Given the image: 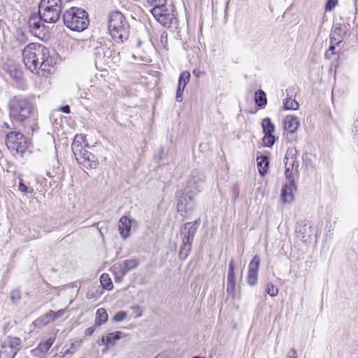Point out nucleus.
I'll list each match as a JSON object with an SVG mask.
<instances>
[{
  "instance_id": "1",
  "label": "nucleus",
  "mask_w": 358,
  "mask_h": 358,
  "mask_svg": "<svg viewBox=\"0 0 358 358\" xmlns=\"http://www.w3.org/2000/svg\"><path fill=\"white\" fill-rule=\"evenodd\" d=\"M22 57L24 65L30 71L44 77L52 73L54 69L53 59L45 45L36 43H29L24 48Z\"/></svg>"
},
{
  "instance_id": "2",
  "label": "nucleus",
  "mask_w": 358,
  "mask_h": 358,
  "mask_svg": "<svg viewBox=\"0 0 358 358\" xmlns=\"http://www.w3.org/2000/svg\"><path fill=\"white\" fill-rule=\"evenodd\" d=\"M8 115L10 120L24 125L29 120H32L31 129L32 131L37 127V115L33 99L24 96L15 95L8 102Z\"/></svg>"
},
{
  "instance_id": "3",
  "label": "nucleus",
  "mask_w": 358,
  "mask_h": 358,
  "mask_svg": "<svg viewBox=\"0 0 358 358\" xmlns=\"http://www.w3.org/2000/svg\"><path fill=\"white\" fill-rule=\"evenodd\" d=\"M108 30L114 41L122 43L129 38L130 26L120 12L113 11L108 17Z\"/></svg>"
},
{
  "instance_id": "4",
  "label": "nucleus",
  "mask_w": 358,
  "mask_h": 358,
  "mask_svg": "<svg viewBox=\"0 0 358 358\" xmlns=\"http://www.w3.org/2000/svg\"><path fill=\"white\" fill-rule=\"evenodd\" d=\"M62 18L66 27L73 31H83L89 24L87 13L81 8H70L64 13Z\"/></svg>"
},
{
  "instance_id": "5",
  "label": "nucleus",
  "mask_w": 358,
  "mask_h": 358,
  "mask_svg": "<svg viewBox=\"0 0 358 358\" xmlns=\"http://www.w3.org/2000/svg\"><path fill=\"white\" fill-rule=\"evenodd\" d=\"M201 223V220L197 219L194 222H187L183 224L180 229L182 237V245L179 251V258L182 260L185 259L192 250V242L195 234Z\"/></svg>"
},
{
  "instance_id": "6",
  "label": "nucleus",
  "mask_w": 358,
  "mask_h": 358,
  "mask_svg": "<svg viewBox=\"0 0 358 358\" xmlns=\"http://www.w3.org/2000/svg\"><path fill=\"white\" fill-rule=\"evenodd\" d=\"M350 29V24L345 22H336L333 25L330 34L331 44L325 53L326 58L329 59L334 55L339 54V50L336 51V48L347 37Z\"/></svg>"
},
{
  "instance_id": "7",
  "label": "nucleus",
  "mask_w": 358,
  "mask_h": 358,
  "mask_svg": "<svg viewBox=\"0 0 358 358\" xmlns=\"http://www.w3.org/2000/svg\"><path fill=\"white\" fill-rule=\"evenodd\" d=\"M61 0H41L38 13L42 16L43 22L55 23L62 13Z\"/></svg>"
},
{
  "instance_id": "8",
  "label": "nucleus",
  "mask_w": 358,
  "mask_h": 358,
  "mask_svg": "<svg viewBox=\"0 0 358 358\" xmlns=\"http://www.w3.org/2000/svg\"><path fill=\"white\" fill-rule=\"evenodd\" d=\"M6 145L9 150L22 154L27 148V138L20 131H10L6 135Z\"/></svg>"
},
{
  "instance_id": "9",
  "label": "nucleus",
  "mask_w": 358,
  "mask_h": 358,
  "mask_svg": "<svg viewBox=\"0 0 358 358\" xmlns=\"http://www.w3.org/2000/svg\"><path fill=\"white\" fill-rule=\"evenodd\" d=\"M20 338L6 337L1 344L0 358H14L20 350Z\"/></svg>"
},
{
  "instance_id": "10",
  "label": "nucleus",
  "mask_w": 358,
  "mask_h": 358,
  "mask_svg": "<svg viewBox=\"0 0 358 358\" xmlns=\"http://www.w3.org/2000/svg\"><path fill=\"white\" fill-rule=\"evenodd\" d=\"M205 182L203 173L198 170L193 171L187 181L186 187L184 189L187 192H190L196 196L201 192Z\"/></svg>"
},
{
  "instance_id": "11",
  "label": "nucleus",
  "mask_w": 358,
  "mask_h": 358,
  "mask_svg": "<svg viewBox=\"0 0 358 358\" xmlns=\"http://www.w3.org/2000/svg\"><path fill=\"white\" fill-rule=\"evenodd\" d=\"M297 150L295 148H288L285 156V175L288 181L294 180L293 170L297 171L298 162H296Z\"/></svg>"
},
{
  "instance_id": "12",
  "label": "nucleus",
  "mask_w": 358,
  "mask_h": 358,
  "mask_svg": "<svg viewBox=\"0 0 358 358\" xmlns=\"http://www.w3.org/2000/svg\"><path fill=\"white\" fill-rule=\"evenodd\" d=\"M150 12L156 20L165 27H171L176 18L173 13L169 12L166 6L162 8H153Z\"/></svg>"
},
{
  "instance_id": "13",
  "label": "nucleus",
  "mask_w": 358,
  "mask_h": 358,
  "mask_svg": "<svg viewBox=\"0 0 358 358\" xmlns=\"http://www.w3.org/2000/svg\"><path fill=\"white\" fill-rule=\"evenodd\" d=\"M194 197V195L184 189L177 204L178 210L184 213L192 212L195 206Z\"/></svg>"
},
{
  "instance_id": "14",
  "label": "nucleus",
  "mask_w": 358,
  "mask_h": 358,
  "mask_svg": "<svg viewBox=\"0 0 358 358\" xmlns=\"http://www.w3.org/2000/svg\"><path fill=\"white\" fill-rule=\"evenodd\" d=\"M74 155L78 163L84 168L96 169L99 164L96 157L85 149L82 150L80 155Z\"/></svg>"
},
{
  "instance_id": "15",
  "label": "nucleus",
  "mask_w": 358,
  "mask_h": 358,
  "mask_svg": "<svg viewBox=\"0 0 358 358\" xmlns=\"http://www.w3.org/2000/svg\"><path fill=\"white\" fill-rule=\"evenodd\" d=\"M41 21H43L42 16L38 13L31 14L27 21L29 32L36 37H40L43 33V26Z\"/></svg>"
},
{
  "instance_id": "16",
  "label": "nucleus",
  "mask_w": 358,
  "mask_h": 358,
  "mask_svg": "<svg viewBox=\"0 0 358 358\" xmlns=\"http://www.w3.org/2000/svg\"><path fill=\"white\" fill-rule=\"evenodd\" d=\"M190 80V73L189 71H182L179 77L178 87L176 91V100L178 102H181L182 101V94L185 90V86L189 82Z\"/></svg>"
},
{
  "instance_id": "17",
  "label": "nucleus",
  "mask_w": 358,
  "mask_h": 358,
  "mask_svg": "<svg viewBox=\"0 0 358 358\" xmlns=\"http://www.w3.org/2000/svg\"><path fill=\"white\" fill-rule=\"evenodd\" d=\"M296 187L294 180H290L285 184L281 190V199L285 203H290L294 199V192Z\"/></svg>"
},
{
  "instance_id": "18",
  "label": "nucleus",
  "mask_w": 358,
  "mask_h": 358,
  "mask_svg": "<svg viewBox=\"0 0 358 358\" xmlns=\"http://www.w3.org/2000/svg\"><path fill=\"white\" fill-rule=\"evenodd\" d=\"M235 264L234 261L231 259L229 265V271L227 275V292L228 294H232L234 292L236 287V275H235Z\"/></svg>"
},
{
  "instance_id": "19",
  "label": "nucleus",
  "mask_w": 358,
  "mask_h": 358,
  "mask_svg": "<svg viewBox=\"0 0 358 358\" xmlns=\"http://www.w3.org/2000/svg\"><path fill=\"white\" fill-rule=\"evenodd\" d=\"M86 136L83 134H76L71 144V149L74 155H80L83 148V145H87L85 141Z\"/></svg>"
},
{
  "instance_id": "20",
  "label": "nucleus",
  "mask_w": 358,
  "mask_h": 358,
  "mask_svg": "<svg viewBox=\"0 0 358 358\" xmlns=\"http://www.w3.org/2000/svg\"><path fill=\"white\" fill-rule=\"evenodd\" d=\"M131 230V220L126 216L122 217L119 220V231L123 239L129 236Z\"/></svg>"
},
{
  "instance_id": "21",
  "label": "nucleus",
  "mask_w": 358,
  "mask_h": 358,
  "mask_svg": "<svg viewBox=\"0 0 358 358\" xmlns=\"http://www.w3.org/2000/svg\"><path fill=\"white\" fill-rule=\"evenodd\" d=\"M299 126V121L296 117L287 116L284 121V127L286 131L294 134L296 131Z\"/></svg>"
},
{
  "instance_id": "22",
  "label": "nucleus",
  "mask_w": 358,
  "mask_h": 358,
  "mask_svg": "<svg viewBox=\"0 0 358 358\" xmlns=\"http://www.w3.org/2000/svg\"><path fill=\"white\" fill-rule=\"evenodd\" d=\"M257 164L258 167L259 173L262 176H264L267 173L269 160L268 157L261 155L257 158Z\"/></svg>"
},
{
  "instance_id": "23",
  "label": "nucleus",
  "mask_w": 358,
  "mask_h": 358,
  "mask_svg": "<svg viewBox=\"0 0 358 358\" xmlns=\"http://www.w3.org/2000/svg\"><path fill=\"white\" fill-rule=\"evenodd\" d=\"M55 339V338H49L45 342L40 343L37 348L32 351V352L34 355H36L37 352L45 354L54 343Z\"/></svg>"
},
{
  "instance_id": "24",
  "label": "nucleus",
  "mask_w": 358,
  "mask_h": 358,
  "mask_svg": "<svg viewBox=\"0 0 358 358\" xmlns=\"http://www.w3.org/2000/svg\"><path fill=\"white\" fill-rule=\"evenodd\" d=\"M80 345L81 341H75L72 342L69 346L67 345H64L62 348V353L63 354V356L66 355H72L80 348Z\"/></svg>"
},
{
  "instance_id": "25",
  "label": "nucleus",
  "mask_w": 358,
  "mask_h": 358,
  "mask_svg": "<svg viewBox=\"0 0 358 358\" xmlns=\"http://www.w3.org/2000/svg\"><path fill=\"white\" fill-rule=\"evenodd\" d=\"M138 262L135 259H126L123 262L121 266V273L125 275L131 269L135 268L138 266Z\"/></svg>"
},
{
  "instance_id": "26",
  "label": "nucleus",
  "mask_w": 358,
  "mask_h": 358,
  "mask_svg": "<svg viewBox=\"0 0 358 358\" xmlns=\"http://www.w3.org/2000/svg\"><path fill=\"white\" fill-rule=\"evenodd\" d=\"M255 101L259 108H264L267 103L266 93L262 90H257L255 94Z\"/></svg>"
},
{
  "instance_id": "27",
  "label": "nucleus",
  "mask_w": 358,
  "mask_h": 358,
  "mask_svg": "<svg viewBox=\"0 0 358 358\" xmlns=\"http://www.w3.org/2000/svg\"><path fill=\"white\" fill-rule=\"evenodd\" d=\"M108 321V314L104 308H99L96 313L95 325L100 326Z\"/></svg>"
},
{
  "instance_id": "28",
  "label": "nucleus",
  "mask_w": 358,
  "mask_h": 358,
  "mask_svg": "<svg viewBox=\"0 0 358 358\" xmlns=\"http://www.w3.org/2000/svg\"><path fill=\"white\" fill-rule=\"evenodd\" d=\"M262 127L264 134H273L275 131V125L269 117H266L262 121Z\"/></svg>"
},
{
  "instance_id": "29",
  "label": "nucleus",
  "mask_w": 358,
  "mask_h": 358,
  "mask_svg": "<svg viewBox=\"0 0 358 358\" xmlns=\"http://www.w3.org/2000/svg\"><path fill=\"white\" fill-rule=\"evenodd\" d=\"M296 232L304 241H306L307 238L310 236V235L307 234V226L304 221L298 224L296 227Z\"/></svg>"
},
{
  "instance_id": "30",
  "label": "nucleus",
  "mask_w": 358,
  "mask_h": 358,
  "mask_svg": "<svg viewBox=\"0 0 358 358\" xmlns=\"http://www.w3.org/2000/svg\"><path fill=\"white\" fill-rule=\"evenodd\" d=\"M100 283L103 289L110 290L113 288V282L107 273H103L100 276Z\"/></svg>"
},
{
  "instance_id": "31",
  "label": "nucleus",
  "mask_w": 358,
  "mask_h": 358,
  "mask_svg": "<svg viewBox=\"0 0 358 358\" xmlns=\"http://www.w3.org/2000/svg\"><path fill=\"white\" fill-rule=\"evenodd\" d=\"M283 106L285 110H297L299 104L296 101L289 97L284 101Z\"/></svg>"
},
{
  "instance_id": "32",
  "label": "nucleus",
  "mask_w": 358,
  "mask_h": 358,
  "mask_svg": "<svg viewBox=\"0 0 358 358\" xmlns=\"http://www.w3.org/2000/svg\"><path fill=\"white\" fill-rule=\"evenodd\" d=\"M260 259L258 255H255L249 263L248 271L258 273Z\"/></svg>"
},
{
  "instance_id": "33",
  "label": "nucleus",
  "mask_w": 358,
  "mask_h": 358,
  "mask_svg": "<svg viewBox=\"0 0 358 358\" xmlns=\"http://www.w3.org/2000/svg\"><path fill=\"white\" fill-rule=\"evenodd\" d=\"M39 320L43 324H48L56 320L55 316V311L50 310L43 317H42Z\"/></svg>"
},
{
  "instance_id": "34",
  "label": "nucleus",
  "mask_w": 358,
  "mask_h": 358,
  "mask_svg": "<svg viewBox=\"0 0 358 358\" xmlns=\"http://www.w3.org/2000/svg\"><path fill=\"white\" fill-rule=\"evenodd\" d=\"M275 142V136L273 134H264L262 139L263 145L271 148Z\"/></svg>"
},
{
  "instance_id": "35",
  "label": "nucleus",
  "mask_w": 358,
  "mask_h": 358,
  "mask_svg": "<svg viewBox=\"0 0 358 358\" xmlns=\"http://www.w3.org/2000/svg\"><path fill=\"white\" fill-rule=\"evenodd\" d=\"M120 331L109 334L106 338V343L114 345L115 342L120 338Z\"/></svg>"
},
{
  "instance_id": "36",
  "label": "nucleus",
  "mask_w": 358,
  "mask_h": 358,
  "mask_svg": "<svg viewBox=\"0 0 358 358\" xmlns=\"http://www.w3.org/2000/svg\"><path fill=\"white\" fill-rule=\"evenodd\" d=\"M257 279H258V273L248 271L247 281L250 285H251V286L255 285L257 282Z\"/></svg>"
},
{
  "instance_id": "37",
  "label": "nucleus",
  "mask_w": 358,
  "mask_h": 358,
  "mask_svg": "<svg viewBox=\"0 0 358 358\" xmlns=\"http://www.w3.org/2000/svg\"><path fill=\"white\" fill-rule=\"evenodd\" d=\"M10 299L13 303H17L21 299V294L19 289H13L10 292Z\"/></svg>"
},
{
  "instance_id": "38",
  "label": "nucleus",
  "mask_w": 358,
  "mask_h": 358,
  "mask_svg": "<svg viewBox=\"0 0 358 358\" xmlns=\"http://www.w3.org/2000/svg\"><path fill=\"white\" fill-rule=\"evenodd\" d=\"M266 292L271 296H275L278 293V289L272 283H268L266 286Z\"/></svg>"
},
{
  "instance_id": "39",
  "label": "nucleus",
  "mask_w": 358,
  "mask_h": 358,
  "mask_svg": "<svg viewBox=\"0 0 358 358\" xmlns=\"http://www.w3.org/2000/svg\"><path fill=\"white\" fill-rule=\"evenodd\" d=\"M167 0H147V2L153 8H162L166 6Z\"/></svg>"
},
{
  "instance_id": "40",
  "label": "nucleus",
  "mask_w": 358,
  "mask_h": 358,
  "mask_svg": "<svg viewBox=\"0 0 358 358\" xmlns=\"http://www.w3.org/2000/svg\"><path fill=\"white\" fill-rule=\"evenodd\" d=\"M127 317V313L124 311H120L117 313L113 317L115 322H121Z\"/></svg>"
},
{
  "instance_id": "41",
  "label": "nucleus",
  "mask_w": 358,
  "mask_h": 358,
  "mask_svg": "<svg viewBox=\"0 0 358 358\" xmlns=\"http://www.w3.org/2000/svg\"><path fill=\"white\" fill-rule=\"evenodd\" d=\"M18 189L20 191L22 192H29V193H31L33 192V189L32 188H28L23 182H22V180H21L19 182V185H18Z\"/></svg>"
},
{
  "instance_id": "42",
  "label": "nucleus",
  "mask_w": 358,
  "mask_h": 358,
  "mask_svg": "<svg viewBox=\"0 0 358 358\" xmlns=\"http://www.w3.org/2000/svg\"><path fill=\"white\" fill-rule=\"evenodd\" d=\"M338 0H327L325 6L326 10H331L337 4Z\"/></svg>"
},
{
  "instance_id": "43",
  "label": "nucleus",
  "mask_w": 358,
  "mask_h": 358,
  "mask_svg": "<svg viewBox=\"0 0 358 358\" xmlns=\"http://www.w3.org/2000/svg\"><path fill=\"white\" fill-rule=\"evenodd\" d=\"M66 310V308H64V309H60L57 312H55V319L57 320V319H59L61 317H62L64 315Z\"/></svg>"
},
{
  "instance_id": "44",
  "label": "nucleus",
  "mask_w": 358,
  "mask_h": 358,
  "mask_svg": "<svg viewBox=\"0 0 358 358\" xmlns=\"http://www.w3.org/2000/svg\"><path fill=\"white\" fill-rule=\"evenodd\" d=\"M94 330H95V325L86 329L85 331V335L86 336H90L92 335Z\"/></svg>"
},
{
  "instance_id": "45",
  "label": "nucleus",
  "mask_w": 358,
  "mask_h": 358,
  "mask_svg": "<svg viewBox=\"0 0 358 358\" xmlns=\"http://www.w3.org/2000/svg\"><path fill=\"white\" fill-rule=\"evenodd\" d=\"M296 351L295 349L292 348L290 350V351L288 352L287 358H297L296 357Z\"/></svg>"
},
{
  "instance_id": "46",
  "label": "nucleus",
  "mask_w": 358,
  "mask_h": 358,
  "mask_svg": "<svg viewBox=\"0 0 358 358\" xmlns=\"http://www.w3.org/2000/svg\"><path fill=\"white\" fill-rule=\"evenodd\" d=\"M353 131L356 135H358V115L357 117V119L355 120L354 122V127H353Z\"/></svg>"
},
{
  "instance_id": "47",
  "label": "nucleus",
  "mask_w": 358,
  "mask_h": 358,
  "mask_svg": "<svg viewBox=\"0 0 358 358\" xmlns=\"http://www.w3.org/2000/svg\"><path fill=\"white\" fill-rule=\"evenodd\" d=\"M159 157L157 159V162H160L162 159L163 158V156L165 155V150L164 148H162L159 150Z\"/></svg>"
},
{
  "instance_id": "48",
  "label": "nucleus",
  "mask_w": 358,
  "mask_h": 358,
  "mask_svg": "<svg viewBox=\"0 0 358 358\" xmlns=\"http://www.w3.org/2000/svg\"><path fill=\"white\" fill-rule=\"evenodd\" d=\"M62 111L64 112V113H70V108L69 106H62V108H61Z\"/></svg>"
},
{
  "instance_id": "49",
  "label": "nucleus",
  "mask_w": 358,
  "mask_h": 358,
  "mask_svg": "<svg viewBox=\"0 0 358 358\" xmlns=\"http://www.w3.org/2000/svg\"><path fill=\"white\" fill-rule=\"evenodd\" d=\"M164 38L166 39V41L167 40V34H164V33H163V34H162V36H161L162 42H163V38Z\"/></svg>"
},
{
  "instance_id": "50",
  "label": "nucleus",
  "mask_w": 358,
  "mask_h": 358,
  "mask_svg": "<svg viewBox=\"0 0 358 358\" xmlns=\"http://www.w3.org/2000/svg\"><path fill=\"white\" fill-rule=\"evenodd\" d=\"M8 326H9V323L4 324L3 327V329L4 333H6V329H7V328L8 327Z\"/></svg>"
},
{
  "instance_id": "51",
  "label": "nucleus",
  "mask_w": 358,
  "mask_h": 358,
  "mask_svg": "<svg viewBox=\"0 0 358 358\" xmlns=\"http://www.w3.org/2000/svg\"><path fill=\"white\" fill-rule=\"evenodd\" d=\"M3 127H6L7 129H10L9 124L8 123H6V122L3 123V125L2 126V128H3Z\"/></svg>"
},
{
  "instance_id": "52",
  "label": "nucleus",
  "mask_w": 358,
  "mask_h": 358,
  "mask_svg": "<svg viewBox=\"0 0 358 358\" xmlns=\"http://www.w3.org/2000/svg\"><path fill=\"white\" fill-rule=\"evenodd\" d=\"M193 73H194L196 76H199V71L197 72L196 70H194Z\"/></svg>"
},
{
  "instance_id": "53",
  "label": "nucleus",
  "mask_w": 358,
  "mask_h": 358,
  "mask_svg": "<svg viewBox=\"0 0 358 358\" xmlns=\"http://www.w3.org/2000/svg\"><path fill=\"white\" fill-rule=\"evenodd\" d=\"M98 229H99V231L101 236H103V232L101 231V229L98 228Z\"/></svg>"
},
{
  "instance_id": "54",
  "label": "nucleus",
  "mask_w": 358,
  "mask_h": 358,
  "mask_svg": "<svg viewBox=\"0 0 358 358\" xmlns=\"http://www.w3.org/2000/svg\"><path fill=\"white\" fill-rule=\"evenodd\" d=\"M355 6H358V0H354Z\"/></svg>"
},
{
  "instance_id": "55",
  "label": "nucleus",
  "mask_w": 358,
  "mask_h": 358,
  "mask_svg": "<svg viewBox=\"0 0 358 358\" xmlns=\"http://www.w3.org/2000/svg\"><path fill=\"white\" fill-rule=\"evenodd\" d=\"M99 224V222L94 224L93 226H96L98 227Z\"/></svg>"
},
{
  "instance_id": "56",
  "label": "nucleus",
  "mask_w": 358,
  "mask_h": 358,
  "mask_svg": "<svg viewBox=\"0 0 358 358\" xmlns=\"http://www.w3.org/2000/svg\"><path fill=\"white\" fill-rule=\"evenodd\" d=\"M134 308L139 309L140 307L138 306H136L134 307Z\"/></svg>"
},
{
  "instance_id": "57",
  "label": "nucleus",
  "mask_w": 358,
  "mask_h": 358,
  "mask_svg": "<svg viewBox=\"0 0 358 358\" xmlns=\"http://www.w3.org/2000/svg\"><path fill=\"white\" fill-rule=\"evenodd\" d=\"M357 28H358V25H357Z\"/></svg>"
}]
</instances>
